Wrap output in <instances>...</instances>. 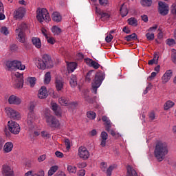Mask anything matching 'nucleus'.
Listing matches in <instances>:
<instances>
[{
	"label": "nucleus",
	"mask_w": 176,
	"mask_h": 176,
	"mask_svg": "<svg viewBox=\"0 0 176 176\" xmlns=\"http://www.w3.org/2000/svg\"><path fill=\"white\" fill-rule=\"evenodd\" d=\"M94 77L92 85V91L94 94H97V89L101 86L102 81L105 79V74L102 72L96 73L94 70H90L85 76V81L88 83L91 82V79Z\"/></svg>",
	"instance_id": "1"
},
{
	"label": "nucleus",
	"mask_w": 176,
	"mask_h": 176,
	"mask_svg": "<svg viewBox=\"0 0 176 176\" xmlns=\"http://www.w3.org/2000/svg\"><path fill=\"white\" fill-rule=\"evenodd\" d=\"M168 153V146L167 143L157 142L154 148V156L158 162H163L164 157Z\"/></svg>",
	"instance_id": "2"
},
{
	"label": "nucleus",
	"mask_w": 176,
	"mask_h": 176,
	"mask_svg": "<svg viewBox=\"0 0 176 176\" xmlns=\"http://www.w3.org/2000/svg\"><path fill=\"white\" fill-rule=\"evenodd\" d=\"M35 64L38 69L43 70L50 69L54 66L52 57L47 54H43L41 58L36 59Z\"/></svg>",
	"instance_id": "3"
},
{
	"label": "nucleus",
	"mask_w": 176,
	"mask_h": 176,
	"mask_svg": "<svg viewBox=\"0 0 176 176\" xmlns=\"http://www.w3.org/2000/svg\"><path fill=\"white\" fill-rule=\"evenodd\" d=\"M44 118L47 126L51 129H58L60 127V121L56 116L52 115L50 109H45L44 110Z\"/></svg>",
	"instance_id": "4"
},
{
	"label": "nucleus",
	"mask_w": 176,
	"mask_h": 176,
	"mask_svg": "<svg viewBox=\"0 0 176 176\" xmlns=\"http://www.w3.org/2000/svg\"><path fill=\"white\" fill-rule=\"evenodd\" d=\"M28 30V25L25 23L18 24L15 30V34L18 42L24 43L25 42V31Z\"/></svg>",
	"instance_id": "5"
},
{
	"label": "nucleus",
	"mask_w": 176,
	"mask_h": 176,
	"mask_svg": "<svg viewBox=\"0 0 176 176\" xmlns=\"http://www.w3.org/2000/svg\"><path fill=\"white\" fill-rule=\"evenodd\" d=\"M36 19L39 23H49L52 20L49 11L46 8H38L36 10Z\"/></svg>",
	"instance_id": "6"
},
{
	"label": "nucleus",
	"mask_w": 176,
	"mask_h": 176,
	"mask_svg": "<svg viewBox=\"0 0 176 176\" xmlns=\"http://www.w3.org/2000/svg\"><path fill=\"white\" fill-rule=\"evenodd\" d=\"M6 65L8 69H20V71H24L25 69V65L21 63L20 60H8L6 63Z\"/></svg>",
	"instance_id": "7"
},
{
	"label": "nucleus",
	"mask_w": 176,
	"mask_h": 176,
	"mask_svg": "<svg viewBox=\"0 0 176 176\" xmlns=\"http://www.w3.org/2000/svg\"><path fill=\"white\" fill-rule=\"evenodd\" d=\"M8 126L9 127V131L12 134L17 135L19 133H20L21 128L20 125L17 124V122L14 121H9L8 123Z\"/></svg>",
	"instance_id": "8"
},
{
	"label": "nucleus",
	"mask_w": 176,
	"mask_h": 176,
	"mask_svg": "<svg viewBox=\"0 0 176 176\" xmlns=\"http://www.w3.org/2000/svg\"><path fill=\"white\" fill-rule=\"evenodd\" d=\"M168 4L162 1L158 3V12L161 16H167L168 14Z\"/></svg>",
	"instance_id": "9"
},
{
	"label": "nucleus",
	"mask_w": 176,
	"mask_h": 176,
	"mask_svg": "<svg viewBox=\"0 0 176 176\" xmlns=\"http://www.w3.org/2000/svg\"><path fill=\"white\" fill-rule=\"evenodd\" d=\"M78 156L82 160H87L90 157V153L86 147L81 146L78 148Z\"/></svg>",
	"instance_id": "10"
},
{
	"label": "nucleus",
	"mask_w": 176,
	"mask_h": 176,
	"mask_svg": "<svg viewBox=\"0 0 176 176\" xmlns=\"http://www.w3.org/2000/svg\"><path fill=\"white\" fill-rule=\"evenodd\" d=\"M6 113L8 118L14 119V120H19L21 118L20 113L10 107L6 108Z\"/></svg>",
	"instance_id": "11"
},
{
	"label": "nucleus",
	"mask_w": 176,
	"mask_h": 176,
	"mask_svg": "<svg viewBox=\"0 0 176 176\" xmlns=\"http://www.w3.org/2000/svg\"><path fill=\"white\" fill-rule=\"evenodd\" d=\"M1 175L2 176H14V171L13 168L9 165L4 164L2 166L1 168Z\"/></svg>",
	"instance_id": "12"
},
{
	"label": "nucleus",
	"mask_w": 176,
	"mask_h": 176,
	"mask_svg": "<svg viewBox=\"0 0 176 176\" xmlns=\"http://www.w3.org/2000/svg\"><path fill=\"white\" fill-rule=\"evenodd\" d=\"M15 76L16 78L14 85L16 89L23 88V85H24V80L23 79V74L16 72L15 73Z\"/></svg>",
	"instance_id": "13"
},
{
	"label": "nucleus",
	"mask_w": 176,
	"mask_h": 176,
	"mask_svg": "<svg viewBox=\"0 0 176 176\" xmlns=\"http://www.w3.org/2000/svg\"><path fill=\"white\" fill-rule=\"evenodd\" d=\"M25 14V9L24 8H19L14 12V17L16 20H21Z\"/></svg>",
	"instance_id": "14"
},
{
	"label": "nucleus",
	"mask_w": 176,
	"mask_h": 176,
	"mask_svg": "<svg viewBox=\"0 0 176 176\" xmlns=\"http://www.w3.org/2000/svg\"><path fill=\"white\" fill-rule=\"evenodd\" d=\"M34 122H35V115L32 112H29L28 115L27 124L30 130L34 127Z\"/></svg>",
	"instance_id": "15"
},
{
	"label": "nucleus",
	"mask_w": 176,
	"mask_h": 176,
	"mask_svg": "<svg viewBox=\"0 0 176 176\" xmlns=\"http://www.w3.org/2000/svg\"><path fill=\"white\" fill-rule=\"evenodd\" d=\"M8 102L14 105H20L21 104V99L14 95H12L8 98Z\"/></svg>",
	"instance_id": "16"
},
{
	"label": "nucleus",
	"mask_w": 176,
	"mask_h": 176,
	"mask_svg": "<svg viewBox=\"0 0 176 176\" xmlns=\"http://www.w3.org/2000/svg\"><path fill=\"white\" fill-rule=\"evenodd\" d=\"M96 12L101 16L102 20H109V17H111V14H109V13L101 10L98 7H96Z\"/></svg>",
	"instance_id": "17"
},
{
	"label": "nucleus",
	"mask_w": 176,
	"mask_h": 176,
	"mask_svg": "<svg viewBox=\"0 0 176 176\" xmlns=\"http://www.w3.org/2000/svg\"><path fill=\"white\" fill-rule=\"evenodd\" d=\"M173 76V70H167L162 78V83H167Z\"/></svg>",
	"instance_id": "18"
},
{
	"label": "nucleus",
	"mask_w": 176,
	"mask_h": 176,
	"mask_svg": "<svg viewBox=\"0 0 176 176\" xmlns=\"http://www.w3.org/2000/svg\"><path fill=\"white\" fill-rule=\"evenodd\" d=\"M51 109L53 110L56 116L60 117L62 115L61 110L58 108V104L55 102H51Z\"/></svg>",
	"instance_id": "19"
},
{
	"label": "nucleus",
	"mask_w": 176,
	"mask_h": 176,
	"mask_svg": "<svg viewBox=\"0 0 176 176\" xmlns=\"http://www.w3.org/2000/svg\"><path fill=\"white\" fill-rule=\"evenodd\" d=\"M38 97L41 99L46 98V97H47V89H46V87H41L38 91Z\"/></svg>",
	"instance_id": "20"
},
{
	"label": "nucleus",
	"mask_w": 176,
	"mask_h": 176,
	"mask_svg": "<svg viewBox=\"0 0 176 176\" xmlns=\"http://www.w3.org/2000/svg\"><path fill=\"white\" fill-rule=\"evenodd\" d=\"M102 122H105L104 127L106 131H109V129L112 127V123H111V120H109V118H108L107 116H103L102 118Z\"/></svg>",
	"instance_id": "21"
},
{
	"label": "nucleus",
	"mask_w": 176,
	"mask_h": 176,
	"mask_svg": "<svg viewBox=\"0 0 176 176\" xmlns=\"http://www.w3.org/2000/svg\"><path fill=\"white\" fill-rule=\"evenodd\" d=\"M100 146H102V148L107 145V140H108V133L105 131H102L100 134Z\"/></svg>",
	"instance_id": "22"
},
{
	"label": "nucleus",
	"mask_w": 176,
	"mask_h": 176,
	"mask_svg": "<svg viewBox=\"0 0 176 176\" xmlns=\"http://www.w3.org/2000/svg\"><path fill=\"white\" fill-rule=\"evenodd\" d=\"M55 85L58 91H61V89H64V82H63V78H56Z\"/></svg>",
	"instance_id": "23"
},
{
	"label": "nucleus",
	"mask_w": 176,
	"mask_h": 176,
	"mask_svg": "<svg viewBox=\"0 0 176 176\" xmlns=\"http://www.w3.org/2000/svg\"><path fill=\"white\" fill-rule=\"evenodd\" d=\"M13 151V143L8 142L4 144L3 152L4 153H9Z\"/></svg>",
	"instance_id": "24"
},
{
	"label": "nucleus",
	"mask_w": 176,
	"mask_h": 176,
	"mask_svg": "<svg viewBox=\"0 0 176 176\" xmlns=\"http://www.w3.org/2000/svg\"><path fill=\"white\" fill-rule=\"evenodd\" d=\"M120 12L122 17H126V16L129 14V9L127 8V5L123 3L120 8Z\"/></svg>",
	"instance_id": "25"
},
{
	"label": "nucleus",
	"mask_w": 176,
	"mask_h": 176,
	"mask_svg": "<svg viewBox=\"0 0 176 176\" xmlns=\"http://www.w3.org/2000/svg\"><path fill=\"white\" fill-rule=\"evenodd\" d=\"M32 43L36 47V49H41L42 47V43L41 42V38L38 37H33L32 38Z\"/></svg>",
	"instance_id": "26"
},
{
	"label": "nucleus",
	"mask_w": 176,
	"mask_h": 176,
	"mask_svg": "<svg viewBox=\"0 0 176 176\" xmlns=\"http://www.w3.org/2000/svg\"><path fill=\"white\" fill-rule=\"evenodd\" d=\"M52 19L53 21L60 23V21L62 20L61 14H60L58 12H54L52 14Z\"/></svg>",
	"instance_id": "27"
},
{
	"label": "nucleus",
	"mask_w": 176,
	"mask_h": 176,
	"mask_svg": "<svg viewBox=\"0 0 176 176\" xmlns=\"http://www.w3.org/2000/svg\"><path fill=\"white\" fill-rule=\"evenodd\" d=\"M126 170H127L126 176H138V175L135 170H134V168H133L130 165L127 166Z\"/></svg>",
	"instance_id": "28"
},
{
	"label": "nucleus",
	"mask_w": 176,
	"mask_h": 176,
	"mask_svg": "<svg viewBox=\"0 0 176 176\" xmlns=\"http://www.w3.org/2000/svg\"><path fill=\"white\" fill-rule=\"evenodd\" d=\"M76 63L75 62H72L67 64V71L69 72H74L75 69H76Z\"/></svg>",
	"instance_id": "29"
},
{
	"label": "nucleus",
	"mask_w": 176,
	"mask_h": 176,
	"mask_svg": "<svg viewBox=\"0 0 176 176\" xmlns=\"http://www.w3.org/2000/svg\"><path fill=\"white\" fill-rule=\"evenodd\" d=\"M174 105H175V103H174V102L168 100L164 105V109L165 111H168V109H170V108H173Z\"/></svg>",
	"instance_id": "30"
},
{
	"label": "nucleus",
	"mask_w": 176,
	"mask_h": 176,
	"mask_svg": "<svg viewBox=\"0 0 176 176\" xmlns=\"http://www.w3.org/2000/svg\"><path fill=\"white\" fill-rule=\"evenodd\" d=\"M69 83L71 87H76V86H78V80L76 79V76H71Z\"/></svg>",
	"instance_id": "31"
},
{
	"label": "nucleus",
	"mask_w": 176,
	"mask_h": 176,
	"mask_svg": "<svg viewBox=\"0 0 176 176\" xmlns=\"http://www.w3.org/2000/svg\"><path fill=\"white\" fill-rule=\"evenodd\" d=\"M52 80V75L50 74V72H47L45 74V78H44V83L45 85H49L50 83V81Z\"/></svg>",
	"instance_id": "32"
},
{
	"label": "nucleus",
	"mask_w": 176,
	"mask_h": 176,
	"mask_svg": "<svg viewBox=\"0 0 176 176\" xmlns=\"http://www.w3.org/2000/svg\"><path fill=\"white\" fill-rule=\"evenodd\" d=\"M58 102L60 105L67 106L69 104V100L65 97L59 98Z\"/></svg>",
	"instance_id": "33"
},
{
	"label": "nucleus",
	"mask_w": 176,
	"mask_h": 176,
	"mask_svg": "<svg viewBox=\"0 0 176 176\" xmlns=\"http://www.w3.org/2000/svg\"><path fill=\"white\" fill-rule=\"evenodd\" d=\"M52 32L54 35H60L61 32V29L57 26H53L51 29Z\"/></svg>",
	"instance_id": "34"
},
{
	"label": "nucleus",
	"mask_w": 176,
	"mask_h": 176,
	"mask_svg": "<svg viewBox=\"0 0 176 176\" xmlns=\"http://www.w3.org/2000/svg\"><path fill=\"white\" fill-rule=\"evenodd\" d=\"M126 40L127 42H131V41H137V34L135 33H133L131 35H128L126 37Z\"/></svg>",
	"instance_id": "35"
},
{
	"label": "nucleus",
	"mask_w": 176,
	"mask_h": 176,
	"mask_svg": "<svg viewBox=\"0 0 176 176\" xmlns=\"http://www.w3.org/2000/svg\"><path fill=\"white\" fill-rule=\"evenodd\" d=\"M58 170V166H52L50 170H48V175L52 176Z\"/></svg>",
	"instance_id": "36"
},
{
	"label": "nucleus",
	"mask_w": 176,
	"mask_h": 176,
	"mask_svg": "<svg viewBox=\"0 0 176 176\" xmlns=\"http://www.w3.org/2000/svg\"><path fill=\"white\" fill-rule=\"evenodd\" d=\"M138 21H137V19H135V18H129L128 19V24H129V25H133L135 27H137L138 25Z\"/></svg>",
	"instance_id": "37"
},
{
	"label": "nucleus",
	"mask_w": 176,
	"mask_h": 176,
	"mask_svg": "<svg viewBox=\"0 0 176 176\" xmlns=\"http://www.w3.org/2000/svg\"><path fill=\"white\" fill-rule=\"evenodd\" d=\"M141 4L142 6H152V0H142Z\"/></svg>",
	"instance_id": "38"
},
{
	"label": "nucleus",
	"mask_w": 176,
	"mask_h": 176,
	"mask_svg": "<svg viewBox=\"0 0 176 176\" xmlns=\"http://www.w3.org/2000/svg\"><path fill=\"white\" fill-rule=\"evenodd\" d=\"M28 81L29 82L31 87H34V86H35V82H36V78L30 77L28 78Z\"/></svg>",
	"instance_id": "39"
},
{
	"label": "nucleus",
	"mask_w": 176,
	"mask_h": 176,
	"mask_svg": "<svg viewBox=\"0 0 176 176\" xmlns=\"http://www.w3.org/2000/svg\"><path fill=\"white\" fill-rule=\"evenodd\" d=\"M87 116L89 119H91L93 120L96 119V114L94 111H88L87 113Z\"/></svg>",
	"instance_id": "40"
},
{
	"label": "nucleus",
	"mask_w": 176,
	"mask_h": 176,
	"mask_svg": "<svg viewBox=\"0 0 176 176\" xmlns=\"http://www.w3.org/2000/svg\"><path fill=\"white\" fill-rule=\"evenodd\" d=\"M67 170L69 171V173L75 174V173H76V167L72 165H69L67 166Z\"/></svg>",
	"instance_id": "41"
},
{
	"label": "nucleus",
	"mask_w": 176,
	"mask_h": 176,
	"mask_svg": "<svg viewBox=\"0 0 176 176\" xmlns=\"http://www.w3.org/2000/svg\"><path fill=\"white\" fill-rule=\"evenodd\" d=\"M146 38L147 41H153V39H155V34L150 33V32L146 33Z\"/></svg>",
	"instance_id": "42"
},
{
	"label": "nucleus",
	"mask_w": 176,
	"mask_h": 176,
	"mask_svg": "<svg viewBox=\"0 0 176 176\" xmlns=\"http://www.w3.org/2000/svg\"><path fill=\"white\" fill-rule=\"evenodd\" d=\"M65 144L67 151L71 149V142L69 141V139H65Z\"/></svg>",
	"instance_id": "43"
},
{
	"label": "nucleus",
	"mask_w": 176,
	"mask_h": 176,
	"mask_svg": "<svg viewBox=\"0 0 176 176\" xmlns=\"http://www.w3.org/2000/svg\"><path fill=\"white\" fill-rule=\"evenodd\" d=\"M166 45H168V46H173V45H175V40H174V38H168L166 40Z\"/></svg>",
	"instance_id": "44"
},
{
	"label": "nucleus",
	"mask_w": 176,
	"mask_h": 176,
	"mask_svg": "<svg viewBox=\"0 0 176 176\" xmlns=\"http://www.w3.org/2000/svg\"><path fill=\"white\" fill-rule=\"evenodd\" d=\"M158 60H159V56L157 57V59H156V56H154L153 59L148 60V65H153L155 61H157V63Z\"/></svg>",
	"instance_id": "45"
},
{
	"label": "nucleus",
	"mask_w": 176,
	"mask_h": 176,
	"mask_svg": "<svg viewBox=\"0 0 176 176\" xmlns=\"http://www.w3.org/2000/svg\"><path fill=\"white\" fill-rule=\"evenodd\" d=\"M112 171H113V166H110L107 168V171H106L107 175V176H111V175H112Z\"/></svg>",
	"instance_id": "46"
},
{
	"label": "nucleus",
	"mask_w": 176,
	"mask_h": 176,
	"mask_svg": "<svg viewBox=\"0 0 176 176\" xmlns=\"http://www.w3.org/2000/svg\"><path fill=\"white\" fill-rule=\"evenodd\" d=\"M41 135L43 138H50L51 137L50 133L45 131H41Z\"/></svg>",
	"instance_id": "47"
},
{
	"label": "nucleus",
	"mask_w": 176,
	"mask_h": 176,
	"mask_svg": "<svg viewBox=\"0 0 176 176\" xmlns=\"http://www.w3.org/2000/svg\"><path fill=\"white\" fill-rule=\"evenodd\" d=\"M90 67H92L94 69H98V68H100V65L98 63L94 60Z\"/></svg>",
	"instance_id": "48"
},
{
	"label": "nucleus",
	"mask_w": 176,
	"mask_h": 176,
	"mask_svg": "<svg viewBox=\"0 0 176 176\" xmlns=\"http://www.w3.org/2000/svg\"><path fill=\"white\" fill-rule=\"evenodd\" d=\"M1 34H3L4 35H8L9 34V30H8V28L3 27L1 29Z\"/></svg>",
	"instance_id": "49"
},
{
	"label": "nucleus",
	"mask_w": 176,
	"mask_h": 176,
	"mask_svg": "<svg viewBox=\"0 0 176 176\" xmlns=\"http://www.w3.org/2000/svg\"><path fill=\"white\" fill-rule=\"evenodd\" d=\"M157 75V73L153 72L151 73V76L148 77V80L151 82V80H153V79H155V76Z\"/></svg>",
	"instance_id": "50"
},
{
	"label": "nucleus",
	"mask_w": 176,
	"mask_h": 176,
	"mask_svg": "<svg viewBox=\"0 0 176 176\" xmlns=\"http://www.w3.org/2000/svg\"><path fill=\"white\" fill-rule=\"evenodd\" d=\"M112 39H113V36H112L111 34H109V35L107 36L105 38V41L107 42V43L112 42Z\"/></svg>",
	"instance_id": "51"
},
{
	"label": "nucleus",
	"mask_w": 176,
	"mask_h": 176,
	"mask_svg": "<svg viewBox=\"0 0 176 176\" xmlns=\"http://www.w3.org/2000/svg\"><path fill=\"white\" fill-rule=\"evenodd\" d=\"M174 52L171 54V60L174 64H176V50H173Z\"/></svg>",
	"instance_id": "52"
},
{
	"label": "nucleus",
	"mask_w": 176,
	"mask_h": 176,
	"mask_svg": "<svg viewBox=\"0 0 176 176\" xmlns=\"http://www.w3.org/2000/svg\"><path fill=\"white\" fill-rule=\"evenodd\" d=\"M87 164H86V162H79L77 164V167H78V168H85V167H87Z\"/></svg>",
	"instance_id": "53"
},
{
	"label": "nucleus",
	"mask_w": 176,
	"mask_h": 176,
	"mask_svg": "<svg viewBox=\"0 0 176 176\" xmlns=\"http://www.w3.org/2000/svg\"><path fill=\"white\" fill-rule=\"evenodd\" d=\"M170 12L172 14H176V4L173 3L170 7Z\"/></svg>",
	"instance_id": "54"
},
{
	"label": "nucleus",
	"mask_w": 176,
	"mask_h": 176,
	"mask_svg": "<svg viewBox=\"0 0 176 176\" xmlns=\"http://www.w3.org/2000/svg\"><path fill=\"white\" fill-rule=\"evenodd\" d=\"M86 175V170L85 169H81L77 172L78 176H85Z\"/></svg>",
	"instance_id": "55"
},
{
	"label": "nucleus",
	"mask_w": 176,
	"mask_h": 176,
	"mask_svg": "<svg viewBox=\"0 0 176 176\" xmlns=\"http://www.w3.org/2000/svg\"><path fill=\"white\" fill-rule=\"evenodd\" d=\"M99 3L101 6H107L108 5V0H99Z\"/></svg>",
	"instance_id": "56"
},
{
	"label": "nucleus",
	"mask_w": 176,
	"mask_h": 176,
	"mask_svg": "<svg viewBox=\"0 0 176 176\" xmlns=\"http://www.w3.org/2000/svg\"><path fill=\"white\" fill-rule=\"evenodd\" d=\"M46 160V154L42 155L40 157H38V162H39V163L43 162Z\"/></svg>",
	"instance_id": "57"
},
{
	"label": "nucleus",
	"mask_w": 176,
	"mask_h": 176,
	"mask_svg": "<svg viewBox=\"0 0 176 176\" xmlns=\"http://www.w3.org/2000/svg\"><path fill=\"white\" fill-rule=\"evenodd\" d=\"M94 60H93L92 59L89 58H85V63L87 65H89V67L91 66V64L93 63Z\"/></svg>",
	"instance_id": "58"
},
{
	"label": "nucleus",
	"mask_w": 176,
	"mask_h": 176,
	"mask_svg": "<svg viewBox=\"0 0 176 176\" xmlns=\"http://www.w3.org/2000/svg\"><path fill=\"white\" fill-rule=\"evenodd\" d=\"M47 39L48 43H50L51 45H54V43H56V40L53 37H48Z\"/></svg>",
	"instance_id": "59"
},
{
	"label": "nucleus",
	"mask_w": 176,
	"mask_h": 176,
	"mask_svg": "<svg viewBox=\"0 0 176 176\" xmlns=\"http://www.w3.org/2000/svg\"><path fill=\"white\" fill-rule=\"evenodd\" d=\"M148 118L150 119V120H155V118H156V116L155 115V112H151L148 114Z\"/></svg>",
	"instance_id": "60"
},
{
	"label": "nucleus",
	"mask_w": 176,
	"mask_h": 176,
	"mask_svg": "<svg viewBox=\"0 0 176 176\" xmlns=\"http://www.w3.org/2000/svg\"><path fill=\"white\" fill-rule=\"evenodd\" d=\"M55 155L56 157H59L60 159H62V157H64V154L60 151H56Z\"/></svg>",
	"instance_id": "61"
},
{
	"label": "nucleus",
	"mask_w": 176,
	"mask_h": 176,
	"mask_svg": "<svg viewBox=\"0 0 176 176\" xmlns=\"http://www.w3.org/2000/svg\"><path fill=\"white\" fill-rule=\"evenodd\" d=\"M4 144H5V140H3L2 137H0V151H2Z\"/></svg>",
	"instance_id": "62"
},
{
	"label": "nucleus",
	"mask_w": 176,
	"mask_h": 176,
	"mask_svg": "<svg viewBox=\"0 0 176 176\" xmlns=\"http://www.w3.org/2000/svg\"><path fill=\"white\" fill-rule=\"evenodd\" d=\"M35 176H45V171L40 170L37 173H34Z\"/></svg>",
	"instance_id": "63"
},
{
	"label": "nucleus",
	"mask_w": 176,
	"mask_h": 176,
	"mask_svg": "<svg viewBox=\"0 0 176 176\" xmlns=\"http://www.w3.org/2000/svg\"><path fill=\"white\" fill-rule=\"evenodd\" d=\"M24 176H35V175L32 173V170H29L25 174Z\"/></svg>",
	"instance_id": "64"
}]
</instances>
